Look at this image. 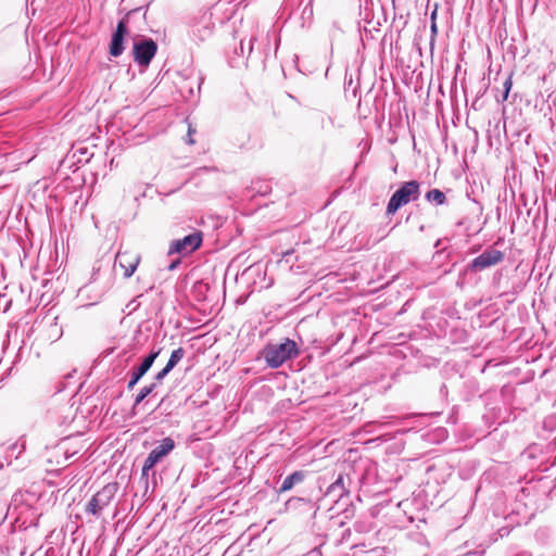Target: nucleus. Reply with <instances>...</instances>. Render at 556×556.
I'll return each instance as SVG.
<instances>
[{"instance_id":"nucleus-1","label":"nucleus","mask_w":556,"mask_h":556,"mask_svg":"<svg viewBox=\"0 0 556 556\" xmlns=\"http://www.w3.org/2000/svg\"><path fill=\"white\" fill-rule=\"evenodd\" d=\"M300 355L299 344L290 338H283L277 343L268 342L260 352V358H263L267 367L277 369L288 361H292Z\"/></svg>"},{"instance_id":"nucleus-2","label":"nucleus","mask_w":556,"mask_h":556,"mask_svg":"<svg viewBox=\"0 0 556 556\" xmlns=\"http://www.w3.org/2000/svg\"><path fill=\"white\" fill-rule=\"evenodd\" d=\"M421 194V182L416 179L402 181L399 184L397 189L390 197L387 207L386 216H393L400 208L410 202H415Z\"/></svg>"},{"instance_id":"nucleus-3","label":"nucleus","mask_w":556,"mask_h":556,"mask_svg":"<svg viewBox=\"0 0 556 556\" xmlns=\"http://www.w3.org/2000/svg\"><path fill=\"white\" fill-rule=\"evenodd\" d=\"M149 4L129 10L122 18L118 20L115 29L111 34L109 43V53L112 58H118L123 54L126 47V38L129 34L128 25L130 18L143 10L142 17L146 18Z\"/></svg>"},{"instance_id":"nucleus-4","label":"nucleus","mask_w":556,"mask_h":556,"mask_svg":"<svg viewBox=\"0 0 556 556\" xmlns=\"http://www.w3.org/2000/svg\"><path fill=\"white\" fill-rule=\"evenodd\" d=\"M505 258L504 252L494 249L493 247L486 248L481 254L471 260L459 273V279L465 278L467 275L481 273L500 263Z\"/></svg>"},{"instance_id":"nucleus-5","label":"nucleus","mask_w":556,"mask_h":556,"mask_svg":"<svg viewBox=\"0 0 556 556\" xmlns=\"http://www.w3.org/2000/svg\"><path fill=\"white\" fill-rule=\"evenodd\" d=\"M176 443L173 438L166 437L160 441V443L153 447L148 454L147 458L141 468L140 480H143L146 485L149 483V472L164 458H166L175 448Z\"/></svg>"},{"instance_id":"nucleus-6","label":"nucleus","mask_w":556,"mask_h":556,"mask_svg":"<svg viewBox=\"0 0 556 556\" xmlns=\"http://www.w3.org/2000/svg\"><path fill=\"white\" fill-rule=\"evenodd\" d=\"M157 43L151 37L137 35L132 39V56L135 63L146 70L157 52Z\"/></svg>"},{"instance_id":"nucleus-7","label":"nucleus","mask_w":556,"mask_h":556,"mask_svg":"<svg viewBox=\"0 0 556 556\" xmlns=\"http://www.w3.org/2000/svg\"><path fill=\"white\" fill-rule=\"evenodd\" d=\"M305 496L294 495L288 498L285 503L286 511H313L314 515L319 509L317 503L323 498V491L320 486L315 484Z\"/></svg>"},{"instance_id":"nucleus-8","label":"nucleus","mask_w":556,"mask_h":556,"mask_svg":"<svg viewBox=\"0 0 556 556\" xmlns=\"http://www.w3.org/2000/svg\"><path fill=\"white\" fill-rule=\"evenodd\" d=\"M117 490L118 484L116 482L105 484L101 490L91 496L86 505L85 511L96 518H99L102 514V510L113 501Z\"/></svg>"},{"instance_id":"nucleus-9","label":"nucleus","mask_w":556,"mask_h":556,"mask_svg":"<svg viewBox=\"0 0 556 556\" xmlns=\"http://www.w3.org/2000/svg\"><path fill=\"white\" fill-rule=\"evenodd\" d=\"M202 243L203 232L195 229L184 238L173 240L169 244L167 254L188 256L199 250L202 247Z\"/></svg>"},{"instance_id":"nucleus-10","label":"nucleus","mask_w":556,"mask_h":556,"mask_svg":"<svg viewBox=\"0 0 556 556\" xmlns=\"http://www.w3.org/2000/svg\"><path fill=\"white\" fill-rule=\"evenodd\" d=\"M162 350V346L153 345L150 352L146 356H143L137 365H135L131 368L130 377L127 382L128 391H131L143 378V376L151 369L155 359L161 354Z\"/></svg>"},{"instance_id":"nucleus-11","label":"nucleus","mask_w":556,"mask_h":556,"mask_svg":"<svg viewBox=\"0 0 556 556\" xmlns=\"http://www.w3.org/2000/svg\"><path fill=\"white\" fill-rule=\"evenodd\" d=\"M139 262H140V256L137 254L130 255L126 252H124V253L118 252L115 257L114 266L118 265L121 268H123L125 270L124 277L130 278L134 275V273L137 270Z\"/></svg>"},{"instance_id":"nucleus-12","label":"nucleus","mask_w":556,"mask_h":556,"mask_svg":"<svg viewBox=\"0 0 556 556\" xmlns=\"http://www.w3.org/2000/svg\"><path fill=\"white\" fill-rule=\"evenodd\" d=\"M312 478L313 477L309 475L308 471L295 470V471L291 472L290 475H288L283 479V481L281 482V484L278 489V493L281 494V493L288 492V491L292 490L295 485L305 483Z\"/></svg>"},{"instance_id":"nucleus-13","label":"nucleus","mask_w":556,"mask_h":556,"mask_svg":"<svg viewBox=\"0 0 556 556\" xmlns=\"http://www.w3.org/2000/svg\"><path fill=\"white\" fill-rule=\"evenodd\" d=\"M24 451L25 442H15L5 450L4 455L0 453V470H2L4 464L11 466L13 464V459L17 460Z\"/></svg>"},{"instance_id":"nucleus-14","label":"nucleus","mask_w":556,"mask_h":556,"mask_svg":"<svg viewBox=\"0 0 556 556\" xmlns=\"http://www.w3.org/2000/svg\"><path fill=\"white\" fill-rule=\"evenodd\" d=\"M213 28H214V25L211 24L210 22L198 23L192 28V33H191L192 39L197 42L206 40L207 38H210L212 36Z\"/></svg>"},{"instance_id":"nucleus-15","label":"nucleus","mask_w":556,"mask_h":556,"mask_svg":"<svg viewBox=\"0 0 556 556\" xmlns=\"http://www.w3.org/2000/svg\"><path fill=\"white\" fill-rule=\"evenodd\" d=\"M204 81V77L199 72L194 78V84H185L181 86V92L187 98H193L195 94H199L201 91V86Z\"/></svg>"},{"instance_id":"nucleus-16","label":"nucleus","mask_w":556,"mask_h":556,"mask_svg":"<svg viewBox=\"0 0 556 556\" xmlns=\"http://www.w3.org/2000/svg\"><path fill=\"white\" fill-rule=\"evenodd\" d=\"M425 200L434 206H441L447 203L445 193L438 188L428 190L425 194Z\"/></svg>"},{"instance_id":"nucleus-17","label":"nucleus","mask_w":556,"mask_h":556,"mask_svg":"<svg viewBox=\"0 0 556 556\" xmlns=\"http://www.w3.org/2000/svg\"><path fill=\"white\" fill-rule=\"evenodd\" d=\"M155 389V383L152 382L141 388L139 392L135 395L132 409L140 405L148 396L153 395Z\"/></svg>"},{"instance_id":"nucleus-18","label":"nucleus","mask_w":556,"mask_h":556,"mask_svg":"<svg viewBox=\"0 0 556 556\" xmlns=\"http://www.w3.org/2000/svg\"><path fill=\"white\" fill-rule=\"evenodd\" d=\"M185 350L184 348H178L174 350L165 365L166 368H168L170 371L178 365V363L184 358L185 356Z\"/></svg>"},{"instance_id":"nucleus-19","label":"nucleus","mask_w":556,"mask_h":556,"mask_svg":"<svg viewBox=\"0 0 556 556\" xmlns=\"http://www.w3.org/2000/svg\"><path fill=\"white\" fill-rule=\"evenodd\" d=\"M326 483V480L325 478H321V477H317V478H312L309 479L307 482H305V485L303 488H301L299 491H298V495L299 496H305L308 492L315 484H317L318 486H320V491H323V488Z\"/></svg>"},{"instance_id":"nucleus-20","label":"nucleus","mask_w":556,"mask_h":556,"mask_svg":"<svg viewBox=\"0 0 556 556\" xmlns=\"http://www.w3.org/2000/svg\"><path fill=\"white\" fill-rule=\"evenodd\" d=\"M374 4L372 0H363L359 3V14L363 15V20L366 22H370L372 14H371V7Z\"/></svg>"},{"instance_id":"nucleus-21","label":"nucleus","mask_w":556,"mask_h":556,"mask_svg":"<svg viewBox=\"0 0 556 556\" xmlns=\"http://www.w3.org/2000/svg\"><path fill=\"white\" fill-rule=\"evenodd\" d=\"M330 484L331 490H339V498L349 494V489L344 485V477L342 473L338 475L337 479Z\"/></svg>"},{"instance_id":"nucleus-22","label":"nucleus","mask_w":556,"mask_h":556,"mask_svg":"<svg viewBox=\"0 0 556 556\" xmlns=\"http://www.w3.org/2000/svg\"><path fill=\"white\" fill-rule=\"evenodd\" d=\"M169 372L170 370L164 366L159 372L154 375L152 383H155V387H157V384L162 383V381Z\"/></svg>"},{"instance_id":"nucleus-23","label":"nucleus","mask_w":556,"mask_h":556,"mask_svg":"<svg viewBox=\"0 0 556 556\" xmlns=\"http://www.w3.org/2000/svg\"><path fill=\"white\" fill-rule=\"evenodd\" d=\"M330 496L332 498H339V490H331V484H329L326 491H323V497Z\"/></svg>"},{"instance_id":"nucleus-24","label":"nucleus","mask_w":556,"mask_h":556,"mask_svg":"<svg viewBox=\"0 0 556 556\" xmlns=\"http://www.w3.org/2000/svg\"><path fill=\"white\" fill-rule=\"evenodd\" d=\"M511 87H513V73H510L509 76L504 81L503 90L511 91Z\"/></svg>"},{"instance_id":"nucleus-25","label":"nucleus","mask_w":556,"mask_h":556,"mask_svg":"<svg viewBox=\"0 0 556 556\" xmlns=\"http://www.w3.org/2000/svg\"><path fill=\"white\" fill-rule=\"evenodd\" d=\"M244 50H245V48H244V40L241 39L240 42H239V47L235 48V53L243 55L244 54Z\"/></svg>"},{"instance_id":"nucleus-26","label":"nucleus","mask_w":556,"mask_h":556,"mask_svg":"<svg viewBox=\"0 0 556 556\" xmlns=\"http://www.w3.org/2000/svg\"><path fill=\"white\" fill-rule=\"evenodd\" d=\"M509 93H510V91L503 90L501 97L496 98V101L498 103H503V102L507 101L508 97H509Z\"/></svg>"},{"instance_id":"nucleus-27","label":"nucleus","mask_w":556,"mask_h":556,"mask_svg":"<svg viewBox=\"0 0 556 556\" xmlns=\"http://www.w3.org/2000/svg\"><path fill=\"white\" fill-rule=\"evenodd\" d=\"M255 40H256L255 37H251L249 39V42H248V58H250L251 54L253 53V50H254L253 43H254Z\"/></svg>"},{"instance_id":"nucleus-28","label":"nucleus","mask_w":556,"mask_h":556,"mask_svg":"<svg viewBox=\"0 0 556 556\" xmlns=\"http://www.w3.org/2000/svg\"><path fill=\"white\" fill-rule=\"evenodd\" d=\"M181 261L179 258H176V260H173L168 266H167V269L168 270H174L176 269L179 265H180Z\"/></svg>"},{"instance_id":"nucleus-29","label":"nucleus","mask_w":556,"mask_h":556,"mask_svg":"<svg viewBox=\"0 0 556 556\" xmlns=\"http://www.w3.org/2000/svg\"><path fill=\"white\" fill-rule=\"evenodd\" d=\"M139 306V303H137V300L134 299L131 300L128 304H127V307H131L132 311L137 309V307Z\"/></svg>"},{"instance_id":"nucleus-30","label":"nucleus","mask_w":556,"mask_h":556,"mask_svg":"<svg viewBox=\"0 0 556 556\" xmlns=\"http://www.w3.org/2000/svg\"><path fill=\"white\" fill-rule=\"evenodd\" d=\"M191 134H192V129H191V127L189 126L188 135H187V137H188L187 142H188V143H190V144L194 143V140L192 139Z\"/></svg>"},{"instance_id":"nucleus-31","label":"nucleus","mask_w":556,"mask_h":556,"mask_svg":"<svg viewBox=\"0 0 556 556\" xmlns=\"http://www.w3.org/2000/svg\"><path fill=\"white\" fill-rule=\"evenodd\" d=\"M442 242H443V239H441V238H440V239H438V240L434 242V245H433V247H434L438 251H439L440 249H442V250H443V248H442Z\"/></svg>"},{"instance_id":"nucleus-32","label":"nucleus","mask_w":556,"mask_h":556,"mask_svg":"<svg viewBox=\"0 0 556 556\" xmlns=\"http://www.w3.org/2000/svg\"><path fill=\"white\" fill-rule=\"evenodd\" d=\"M514 556H532V554L528 551H521L516 553Z\"/></svg>"},{"instance_id":"nucleus-33","label":"nucleus","mask_w":556,"mask_h":556,"mask_svg":"<svg viewBox=\"0 0 556 556\" xmlns=\"http://www.w3.org/2000/svg\"><path fill=\"white\" fill-rule=\"evenodd\" d=\"M353 83V79H352V75H350V77L348 78V72L345 73V85H348V87H351Z\"/></svg>"},{"instance_id":"nucleus-34","label":"nucleus","mask_w":556,"mask_h":556,"mask_svg":"<svg viewBox=\"0 0 556 556\" xmlns=\"http://www.w3.org/2000/svg\"><path fill=\"white\" fill-rule=\"evenodd\" d=\"M437 29H438V28H437V24H435V22H434V21H432V23H431V33H432L433 35H435V34H437V31H438Z\"/></svg>"},{"instance_id":"nucleus-35","label":"nucleus","mask_w":556,"mask_h":556,"mask_svg":"<svg viewBox=\"0 0 556 556\" xmlns=\"http://www.w3.org/2000/svg\"><path fill=\"white\" fill-rule=\"evenodd\" d=\"M76 454V452H73V453H68L67 451L64 453L65 455V460L70 459L71 457H73L74 455Z\"/></svg>"},{"instance_id":"nucleus-36","label":"nucleus","mask_w":556,"mask_h":556,"mask_svg":"<svg viewBox=\"0 0 556 556\" xmlns=\"http://www.w3.org/2000/svg\"><path fill=\"white\" fill-rule=\"evenodd\" d=\"M435 16H437V10H434V11L431 13V20H432V21H434Z\"/></svg>"},{"instance_id":"nucleus-37","label":"nucleus","mask_w":556,"mask_h":556,"mask_svg":"<svg viewBox=\"0 0 556 556\" xmlns=\"http://www.w3.org/2000/svg\"><path fill=\"white\" fill-rule=\"evenodd\" d=\"M445 390H446V386H445V384H442L441 390H440V391H441V393H442V392H445Z\"/></svg>"},{"instance_id":"nucleus-38","label":"nucleus","mask_w":556,"mask_h":556,"mask_svg":"<svg viewBox=\"0 0 556 556\" xmlns=\"http://www.w3.org/2000/svg\"><path fill=\"white\" fill-rule=\"evenodd\" d=\"M182 75H184V77H185V79H186V80H188L189 78H191V74H190V75H187V74L185 75V74H182Z\"/></svg>"},{"instance_id":"nucleus-39","label":"nucleus","mask_w":556,"mask_h":556,"mask_svg":"<svg viewBox=\"0 0 556 556\" xmlns=\"http://www.w3.org/2000/svg\"><path fill=\"white\" fill-rule=\"evenodd\" d=\"M292 252L291 251H288L287 253H285V256H288L290 255Z\"/></svg>"},{"instance_id":"nucleus-40","label":"nucleus","mask_w":556,"mask_h":556,"mask_svg":"<svg viewBox=\"0 0 556 556\" xmlns=\"http://www.w3.org/2000/svg\"><path fill=\"white\" fill-rule=\"evenodd\" d=\"M393 8H395V0H392Z\"/></svg>"}]
</instances>
